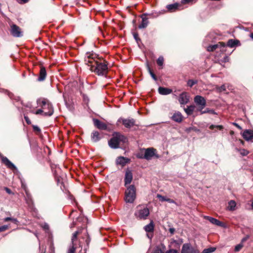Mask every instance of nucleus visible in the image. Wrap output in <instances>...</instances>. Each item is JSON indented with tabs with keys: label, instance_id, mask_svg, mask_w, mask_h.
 <instances>
[{
	"label": "nucleus",
	"instance_id": "nucleus-45",
	"mask_svg": "<svg viewBox=\"0 0 253 253\" xmlns=\"http://www.w3.org/2000/svg\"><path fill=\"white\" fill-rule=\"evenodd\" d=\"M24 119L25 120V121L26 122V123L28 124H31V121H30L29 118L28 117V116H24Z\"/></svg>",
	"mask_w": 253,
	"mask_h": 253
},
{
	"label": "nucleus",
	"instance_id": "nucleus-10",
	"mask_svg": "<svg viewBox=\"0 0 253 253\" xmlns=\"http://www.w3.org/2000/svg\"><path fill=\"white\" fill-rule=\"evenodd\" d=\"M195 103L199 106L198 110L201 111L206 105V101L204 97L200 95H196L194 99Z\"/></svg>",
	"mask_w": 253,
	"mask_h": 253
},
{
	"label": "nucleus",
	"instance_id": "nucleus-39",
	"mask_svg": "<svg viewBox=\"0 0 253 253\" xmlns=\"http://www.w3.org/2000/svg\"><path fill=\"white\" fill-rule=\"evenodd\" d=\"M216 88L219 92H221V91L226 90V86H225V84H223L220 86H217L216 87Z\"/></svg>",
	"mask_w": 253,
	"mask_h": 253
},
{
	"label": "nucleus",
	"instance_id": "nucleus-40",
	"mask_svg": "<svg viewBox=\"0 0 253 253\" xmlns=\"http://www.w3.org/2000/svg\"><path fill=\"white\" fill-rule=\"evenodd\" d=\"M239 151L240 154L244 156H247L249 154V151L244 149L239 150Z\"/></svg>",
	"mask_w": 253,
	"mask_h": 253
},
{
	"label": "nucleus",
	"instance_id": "nucleus-32",
	"mask_svg": "<svg viewBox=\"0 0 253 253\" xmlns=\"http://www.w3.org/2000/svg\"><path fill=\"white\" fill-rule=\"evenodd\" d=\"M201 114H205V113H210L212 114H215L216 113L213 110L209 109V108H207L205 111L201 110Z\"/></svg>",
	"mask_w": 253,
	"mask_h": 253
},
{
	"label": "nucleus",
	"instance_id": "nucleus-57",
	"mask_svg": "<svg viewBox=\"0 0 253 253\" xmlns=\"http://www.w3.org/2000/svg\"><path fill=\"white\" fill-rule=\"evenodd\" d=\"M89 242H90V240L89 239V237H87L86 239L85 240V242H86V243L87 246L88 245V244L89 243Z\"/></svg>",
	"mask_w": 253,
	"mask_h": 253
},
{
	"label": "nucleus",
	"instance_id": "nucleus-49",
	"mask_svg": "<svg viewBox=\"0 0 253 253\" xmlns=\"http://www.w3.org/2000/svg\"><path fill=\"white\" fill-rule=\"evenodd\" d=\"M12 218L11 217H5L3 219V220L5 222H7V221H11L12 220Z\"/></svg>",
	"mask_w": 253,
	"mask_h": 253
},
{
	"label": "nucleus",
	"instance_id": "nucleus-7",
	"mask_svg": "<svg viewBox=\"0 0 253 253\" xmlns=\"http://www.w3.org/2000/svg\"><path fill=\"white\" fill-rule=\"evenodd\" d=\"M81 233L80 231H77L73 234L71 242L69 246H73L74 248L77 249L78 248H82L81 241L78 239V236Z\"/></svg>",
	"mask_w": 253,
	"mask_h": 253
},
{
	"label": "nucleus",
	"instance_id": "nucleus-9",
	"mask_svg": "<svg viewBox=\"0 0 253 253\" xmlns=\"http://www.w3.org/2000/svg\"><path fill=\"white\" fill-rule=\"evenodd\" d=\"M142 151H144V159L147 160H151L154 156L157 158L159 157V156L156 155V150L152 147L143 148Z\"/></svg>",
	"mask_w": 253,
	"mask_h": 253
},
{
	"label": "nucleus",
	"instance_id": "nucleus-62",
	"mask_svg": "<svg viewBox=\"0 0 253 253\" xmlns=\"http://www.w3.org/2000/svg\"><path fill=\"white\" fill-rule=\"evenodd\" d=\"M251 206H252V209L253 210V201L252 203Z\"/></svg>",
	"mask_w": 253,
	"mask_h": 253
},
{
	"label": "nucleus",
	"instance_id": "nucleus-1",
	"mask_svg": "<svg viewBox=\"0 0 253 253\" xmlns=\"http://www.w3.org/2000/svg\"><path fill=\"white\" fill-rule=\"evenodd\" d=\"M95 55L92 54L87 53L85 62L86 64H90L88 66H90V70L94 71L98 75H104L107 73V65L103 62H99L98 60H95L94 58Z\"/></svg>",
	"mask_w": 253,
	"mask_h": 253
},
{
	"label": "nucleus",
	"instance_id": "nucleus-6",
	"mask_svg": "<svg viewBox=\"0 0 253 253\" xmlns=\"http://www.w3.org/2000/svg\"><path fill=\"white\" fill-rule=\"evenodd\" d=\"M181 253H200L197 247H193L190 243H185L182 245Z\"/></svg>",
	"mask_w": 253,
	"mask_h": 253
},
{
	"label": "nucleus",
	"instance_id": "nucleus-15",
	"mask_svg": "<svg viewBox=\"0 0 253 253\" xmlns=\"http://www.w3.org/2000/svg\"><path fill=\"white\" fill-rule=\"evenodd\" d=\"M122 124L126 128H130L134 126L135 120L133 119H121Z\"/></svg>",
	"mask_w": 253,
	"mask_h": 253
},
{
	"label": "nucleus",
	"instance_id": "nucleus-46",
	"mask_svg": "<svg viewBox=\"0 0 253 253\" xmlns=\"http://www.w3.org/2000/svg\"><path fill=\"white\" fill-rule=\"evenodd\" d=\"M133 37L136 41H138V40L140 41V39L138 38V35L137 33H134Z\"/></svg>",
	"mask_w": 253,
	"mask_h": 253
},
{
	"label": "nucleus",
	"instance_id": "nucleus-63",
	"mask_svg": "<svg viewBox=\"0 0 253 253\" xmlns=\"http://www.w3.org/2000/svg\"><path fill=\"white\" fill-rule=\"evenodd\" d=\"M240 141L241 143H242V144H243L244 142H243V140H240Z\"/></svg>",
	"mask_w": 253,
	"mask_h": 253
},
{
	"label": "nucleus",
	"instance_id": "nucleus-47",
	"mask_svg": "<svg viewBox=\"0 0 253 253\" xmlns=\"http://www.w3.org/2000/svg\"><path fill=\"white\" fill-rule=\"evenodd\" d=\"M33 129L35 131L38 132H40L41 131V129L38 126H33Z\"/></svg>",
	"mask_w": 253,
	"mask_h": 253
},
{
	"label": "nucleus",
	"instance_id": "nucleus-25",
	"mask_svg": "<svg viewBox=\"0 0 253 253\" xmlns=\"http://www.w3.org/2000/svg\"><path fill=\"white\" fill-rule=\"evenodd\" d=\"M157 197L162 202L167 201L169 203H175L173 200L168 198L166 197L163 196L160 194H157Z\"/></svg>",
	"mask_w": 253,
	"mask_h": 253
},
{
	"label": "nucleus",
	"instance_id": "nucleus-53",
	"mask_svg": "<svg viewBox=\"0 0 253 253\" xmlns=\"http://www.w3.org/2000/svg\"><path fill=\"white\" fill-rule=\"evenodd\" d=\"M233 124L237 128H238L239 129H242V127L237 123H233Z\"/></svg>",
	"mask_w": 253,
	"mask_h": 253
},
{
	"label": "nucleus",
	"instance_id": "nucleus-38",
	"mask_svg": "<svg viewBox=\"0 0 253 253\" xmlns=\"http://www.w3.org/2000/svg\"><path fill=\"white\" fill-rule=\"evenodd\" d=\"M148 71H149V73L150 74V75H151V77L155 80V81H157V78L156 77V76H155V75L154 74V73L151 71L150 68L148 66Z\"/></svg>",
	"mask_w": 253,
	"mask_h": 253
},
{
	"label": "nucleus",
	"instance_id": "nucleus-8",
	"mask_svg": "<svg viewBox=\"0 0 253 253\" xmlns=\"http://www.w3.org/2000/svg\"><path fill=\"white\" fill-rule=\"evenodd\" d=\"M10 32L14 37L19 38L23 36V32L21 29L15 24L11 25Z\"/></svg>",
	"mask_w": 253,
	"mask_h": 253
},
{
	"label": "nucleus",
	"instance_id": "nucleus-58",
	"mask_svg": "<svg viewBox=\"0 0 253 253\" xmlns=\"http://www.w3.org/2000/svg\"><path fill=\"white\" fill-rule=\"evenodd\" d=\"M43 228H44L45 229H48L49 227H48V224H45L44 225Z\"/></svg>",
	"mask_w": 253,
	"mask_h": 253
},
{
	"label": "nucleus",
	"instance_id": "nucleus-11",
	"mask_svg": "<svg viewBox=\"0 0 253 253\" xmlns=\"http://www.w3.org/2000/svg\"><path fill=\"white\" fill-rule=\"evenodd\" d=\"M225 46L226 45L223 42H219L217 44L208 46L207 48V49L208 51H213L216 49H219L220 51L224 52L225 51L224 48Z\"/></svg>",
	"mask_w": 253,
	"mask_h": 253
},
{
	"label": "nucleus",
	"instance_id": "nucleus-48",
	"mask_svg": "<svg viewBox=\"0 0 253 253\" xmlns=\"http://www.w3.org/2000/svg\"><path fill=\"white\" fill-rule=\"evenodd\" d=\"M5 190L6 191V192L8 193V194H12V192L11 191V190L10 189H9L7 187H5Z\"/></svg>",
	"mask_w": 253,
	"mask_h": 253
},
{
	"label": "nucleus",
	"instance_id": "nucleus-21",
	"mask_svg": "<svg viewBox=\"0 0 253 253\" xmlns=\"http://www.w3.org/2000/svg\"><path fill=\"white\" fill-rule=\"evenodd\" d=\"M159 93L162 95H168L172 92L171 89L164 87H159L158 88Z\"/></svg>",
	"mask_w": 253,
	"mask_h": 253
},
{
	"label": "nucleus",
	"instance_id": "nucleus-50",
	"mask_svg": "<svg viewBox=\"0 0 253 253\" xmlns=\"http://www.w3.org/2000/svg\"><path fill=\"white\" fill-rule=\"evenodd\" d=\"M169 232L171 234H173L175 232V229L173 228H170L169 229Z\"/></svg>",
	"mask_w": 253,
	"mask_h": 253
},
{
	"label": "nucleus",
	"instance_id": "nucleus-56",
	"mask_svg": "<svg viewBox=\"0 0 253 253\" xmlns=\"http://www.w3.org/2000/svg\"><path fill=\"white\" fill-rule=\"evenodd\" d=\"M193 0H182V2L183 3H189L191 1H192Z\"/></svg>",
	"mask_w": 253,
	"mask_h": 253
},
{
	"label": "nucleus",
	"instance_id": "nucleus-19",
	"mask_svg": "<svg viewBox=\"0 0 253 253\" xmlns=\"http://www.w3.org/2000/svg\"><path fill=\"white\" fill-rule=\"evenodd\" d=\"M171 118L175 122L180 123L182 121L183 116L180 112L177 111L173 114Z\"/></svg>",
	"mask_w": 253,
	"mask_h": 253
},
{
	"label": "nucleus",
	"instance_id": "nucleus-13",
	"mask_svg": "<svg viewBox=\"0 0 253 253\" xmlns=\"http://www.w3.org/2000/svg\"><path fill=\"white\" fill-rule=\"evenodd\" d=\"M0 158H1L2 162L9 169H16V167L11 163L6 157L2 156L0 153Z\"/></svg>",
	"mask_w": 253,
	"mask_h": 253
},
{
	"label": "nucleus",
	"instance_id": "nucleus-4",
	"mask_svg": "<svg viewBox=\"0 0 253 253\" xmlns=\"http://www.w3.org/2000/svg\"><path fill=\"white\" fill-rule=\"evenodd\" d=\"M136 198V189L134 185L129 186L125 192V201L126 203H132Z\"/></svg>",
	"mask_w": 253,
	"mask_h": 253
},
{
	"label": "nucleus",
	"instance_id": "nucleus-41",
	"mask_svg": "<svg viewBox=\"0 0 253 253\" xmlns=\"http://www.w3.org/2000/svg\"><path fill=\"white\" fill-rule=\"evenodd\" d=\"M34 114H35L36 115H39V114H42L43 115H44V112H43V110H42V108L41 109H38L37 111H36V112H34V111H32V112Z\"/></svg>",
	"mask_w": 253,
	"mask_h": 253
},
{
	"label": "nucleus",
	"instance_id": "nucleus-59",
	"mask_svg": "<svg viewBox=\"0 0 253 253\" xmlns=\"http://www.w3.org/2000/svg\"><path fill=\"white\" fill-rule=\"evenodd\" d=\"M26 107H29V108H31V104L30 103L27 104V105H26Z\"/></svg>",
	"mask_w": 253,
	"mask_h": 253
},
{
	"label": "nucleus",
	"instance_id": "nucleus-24",
	"mask_svg": "<svg viewBox=\"0 0 253 253\" xmlns=\"http://www.w3.org/2000/svg\"><path fill=\"white\" fill-rule=\"evenodd\" d=\"M144 229L146 232H153L154 229V224L153 222L151 221L149 224L144 226Z\"/></svg>",
	"mask_w": 253,
	"mask_h": 253
},
{
	"label": "nucleus",
	"instance_id": "nucleus-52",
	"mask_svg": "<svg viewBox=\"0 0 253 253\" xmlns=\"http://www.w3.org/2000/svg\"><path fill=\"white\" fill-rule=\"evenodd\" d=\"M212 217L209 216H204V218L208 220L210 222L211 220V219H212Z\"/></svg>",
	"mask_w": 253,
	"mask_h": 253
},
{
	"label": "nucleus",
	"instance_id": "nucleus-42",
	"mask_svg": "<svg viewBox=\"0 0 253 253\" xmlns=\"http://www.w3.org/2000/svg\"><path fill=\"white\" fill-rule=\"evenodd\" d=\"M8 228V226L5 225L0 227V232L4 231Z\"/></svg>",
	"mask_w": 253,
	"mask_h": 253
},
{
	"label": "nucleus",
	"instance_id": "nucleus-17",
	"mask_svg": "<svg viewBox=\"0 0 253 253\" xmlns=\"http://www.w3.org/2000/svg\"><path fill=\"white\" fill-rule=\"evenodd\" d=\"M93 123L94 126L99 129L107 130V126L106 124L103 122H101L98 119H93Z\"/></svg>",
	"mask_w": 253,
	"mask_h": 253
},
{
	"label": "nucleus",
	"instance_id": "nucleus-16",
	"mask_svg": "<svg viewBox=\"0 0 253 253\" xmlns=\"http://www.w3.org/2000/svg\"><path fill=\"white\" fill-rule=\"evenodd\" d=\"M132 179V173L130 170L127 169L125 173V185L129 184L131 183Z\"/></svg>",
	"mask_w": 253,
	"mask_h": 253
},
{
	"label": "nucleus",
	"instance_id": "nucleus-29",
	"mask_svg": "<svg viewBox=\"0 0 253 253\" xmlns=\"http://www.w3.org/2000/svg\"><path fill=\"white\" fill-rule=\"evenodd\" d=\"M236 206V203L235 201L233 200H231L228 203V209L229 211H233L235 209V207Z\"/></svg>",
	"mask_w": 253,
	"mask_h": 253
},
{
	"label": "nucleus",
	"instance_id": "nucleus-35",
	"mask_svg": "<svg viewBox=\"0 0 253 253\" xmlns=\"http://www.w3.org/2000/svg\"><path fill=\"white\" fill-rule=\"evenodd\" d=\"M215 128H218L219 130L223 129V127L221 125H211L210 126V128L211 129H214Z\"/></svg>",
	"mask_w": 253,
	"mask_h": 253
},
{
	"label": "nucleus",
	"instance_id": "nucleus-18",
	"mask_svg": "<svg viewBox=\"0 0 253 253\" xmlns=\"http://www.w3.org/2000/svg\"><path fill=\"white\" fill-rule=\"evenodd\" d=\"M147 15H148V14L145 13L141 15V17L142 18V22L139 25L138 28L143 29L145 28L147 26L149 23L148 18L146 17ZM149 15H150V14H149Z\"/></svg>",
	"mask_w": 253,
	"mask_h": 253
},
{
	"label": "nucleus",
	"instance_id": "nucleus-26",
	"mask_svg": "<svg viewBox=\"0 0 253 253\" xmlns=\"http://www.w3.org/2000/svg\"><path fill=\"white\" fill-rule=\"evenodd\" d=\"M91 137L92 140L95 142L98 141L101 139L99 133L97 131H93Z\"/></svg>",
	"mask_w": 253,
	"mask_h": 253
},
{
	"label": "nucleus",
	"instance_id": "nucleus-54",
	"mask_svg": "<svg viewBox=\"0 0 253 253\" xmlns=\"http://www.w3.org/2000/svg\"><path fill=\"white\" fill-rule=\"evenodd\" d=\"M11 221H12L13 222H14L15 224H17L18 222V221L16 218H12V220Z\"/></svg>",
	"mask_w": 253,
	"mask_h": 253
},
{
	"label": "nucleus",
	"instance_id": "nucleus-30",
	"mask_svg": "<svg viewBox=\"0 0 253 253\" xmlns=\"http://www.w3.org/2000/svg\"><path fill=\"white\" fill-rule=\"evenodd\" d=\"M197 83L198 81L196 80H189L187 82V85L191 87Z\"/></svg>",
	"mask_w": 253,
	"mask_h": 253
},
{
	"label": "nucleus",
	"instance_id": "nucleus-23",
	"mask_svg": "<svg viewBox=\"0 0 253 253\" xmlns=\"http://www.w3.org/2000/svg\"><path fill=\"white\" fill-rule=\"evenodd\" d=\"M46 76V72L45 69L44 67H42L40 70V76L38 78V81H43Z\"/></svg>",
	"mask_w": 253,
	"mask_h": 253
},
{
	"label": "nucleus",
	"instance_id": "nucleus-44",
	"mask_svg": "<svg viewBox=\"0 0 253 253\" xmlns=\"http://www.w3.org/2000/svg\"><path fill=\"white\" fill-rule=\"evenodd\" d=\"M243 247V246L241 244H239L235 247V250L237 252L240 251Z\"/></svg>",
	"mask_w": 253,
	"mask_h": 253
},
{
	"label": "nucleus",
	"instance_id": "nucleus-37",
	"mask_svg": "<svg viewBox=\"0 0 253 253\" xmlns=\"http://www.w3.org/2000/svg\"><path fill=\"white\" fill-rule=\"evenodd\" d=\"M157 64L159 66H162L164 63V58L162 56H160L157 61Z\"/></svg>",
	"mask_w": 253,
	"mask_h": 253
},
{
	"label": "nucleus",
	"instance_id": "nucleus-28",
	"mask_svg": "<svg viewBox=\"0 0 253 253\" xmlns=\"http://www.w3.org/2000/svg\"><path fill=\"white\" fill-rule=\"evenodd\" d=\"M210 222L211 223L213 224L223 227L224 226V224L223 222L220 221L219 220H217V219H215L213 217L211 219V220L210 221Z\"/></svg>",
	"mask_w": 253,
	"mask_h": 253
},
{
	"label": "nucleus",
	"instance_id": "nucleus-5",
	"mask_svg": "<svg viewBox=\"0 0 253 253\" xmlns=\"http://www.w3.org/2000/svg\"><path fill=\"white\" fill-rule=\"evenodd\" d=\"M150 214L149 209L145 207L138 206L135 212V216L140 219H145Z\"/></svg>",
	"mask_w": 253,
	"mask_h": 253
},
{
	"label": "nucleus",
	"instance_id": "nucleus-20",
	"mask_svg": "<svg viewBox=\"0 0 253 253\" xmlns=\"http://www.w3.org/2000/svg\"><path fill=\"white\" fill-rule=\"evenodd\" d=\"M130 160L124 157H119L117 159L116 163L118 165L125 166L129 162Z\"/></svg>",
	"mask_w": 253,
	"mask_h": 253
},
{
	"label": "nucleus",
	"instance_id": "nucleus-64",
	"mask_svg": "<svg viewBox=\"0 0 253 253\" xmlns=\"http://www.w3.org/2000/svg\"><path fill=\"white\" fill-rule=\"evenodd\" d=\"M30 201L31 202V204H33V201L31 199L30 200Z\"/></svg>",
	"mask_w": 253,
	"mask_h": 253
},
{
	"label": "nucleus",
	"instance_id": "nucleus-60",
	"mask_svg": "<svg viewBox=\"0 0 253 253\" xmlns=\"http://www.w3.org/2000/svg\"><path fill=\"white\" fill-rule=\"evenodd\" d=\"M209 38H210V35H208V36L206 37V40H208V41H209Z\"/></svg>",
	"mask_w": 253,
	"mask_h": 253
},
{
	"label": "nucleus",
	"instance_id": "nucleus-36",
	"mask_svg": "<svg viewBox=\"0 0 253 253\" xmlns=\"http://www.w3.org/2000/svg\"><path fill=\"white\" fill-rule=\"evenodd\" d=\"M76 249L74 248L73 246H69L67 249V253H76Z\"/></svg>",
	"mask_w": 253,
	"mask_h": 253
},
{
	"label": "nucleus",
	"instance_id": "nucleus-27",
	"mask_svg": "<svg viewBox=\"0 0 253 253\" xmlns=\"http://www.w3.org/2000/svg\"><path fill=\"white\" fill-rule=\"evenodd\" d=\"M195 108L194 105H190L185 108L184 111L188 115H190L193 113Z\"/></svg>",
	"mask_w": 253,
	"mask_h": 253
},
{
	"label": "nucleus",
	"instance_id": "nucleus-51",
	"mask_svg": "<svg viewBox=\"0 0 253 253\" xmlns=\"http://www.w3.org/2000/svg\"><path fill=\"white\" fill-rule=\"evenodd\" d=\"M153 253H163L161 249H157L155 250Z\"/></svg>",
	"mask_w": 253,
	"mask_h": 253
},
{
	"label": "nucleus",
	"instance_id": "nucleus-2",
	"mask_svg": "<svg viewBox=\"0 0 253 253\" xmlns=\"http://www.w3.org/2000/svg\"><path fill=\"white\" fill-rule=\"evenodd\" d=\"M126 141L127 138L124 135L119 132H114L108 144L111 148L117 149L119 147L121 143H125Z\"/></svg>",
	"mask_w": 253,
	"mask_h": 253
},
{
	"label": "nucleus",
	"instance_id": "nucleus-61",
	"mask_svg": "<svg viewBox=\"0 0 253 253\" xmlns=\"http://www.w3.org/2000/svg\"><path fill=\"white\" fill-rule=\"evenodd\" d=\"M251 38L253 40V33L251 34Z\"/></svg>",
	"mask_w": 253,
	"mask_h": 253
},
{
	"label": "nucleus",
	"instance_id": "nucleus-14",
	"mask_svg": "<svg viewBox=\"0 0 253 253\" xmlns=\"http://www.w3.org/2000/svg\"><path fill=\"white\" fill-rule=\"evenodd\" d=\"M242 136L246 141H251L253 142V130H245L242 133Z\"/></svg>",
	"mask_w": 253,
	"mask_h": 253
},
{
	"label": "nucleus",
	"instance_id": "nucleus-3",
	"mask_svg": "<svg viewBox=\"0 0 253 253\" xmlns=\"http://www.w3.org/2000/svg\"><path fill=\"white\" fill-rule=\"evenodd\" d=\"M39 106L42 109L44 112V116H50L53 113V109L52 104L48 100L43 99L41 101H37Z\"/></svg>",
	"mask_w": 253,
	"mask_h": 253
},
{
	"label": "nucleus",
	"instance_id": "nucleus-43",
	"mask_svg": "<svg viewBox=\"0 0 253 253\" xmlns=\"http://www.w3.org/2000/svg\"><path fill=\"white\" fill-rule=\"evenodd\" d=\"M165 253H179L177 251L174 249H170L167 251Z\"/></svg>",
	"mask_w": 253,
	"mask_h": 253
},
{
	"label": "nucleus",
	"instance_id": "nucleus-55",
	"mask_svg": "<svg viewBox=\"0 0 253 253\" xmlns=\"http://www.w3.org/2000/svg\"><path fill=\"white\" fill-rule=\"evenodd\" d=\"M29 0H20V2L19 3H25L28 1Z\"/></svg>",
	"mask_w": 253,
	"mask_h": 253
},
{
	"label": "nucleus",
	"instance_id": "nucleus-31",
	"mask_svg": "<svg viewBox=\"0 0 253 253\" xmlns=\"http://www.w3.org/2000/svg\"><path fill=\"white\" fill-rule=\"evenodd\" d=\"M215 248L213 247H211L209 248L204 249L202 253H211L215 251Z\"/></svg>",
	"mask_w": 253,
	"mask_h": 253
},
{
	"label": "nucleus",
	"instance_id": "nucleus-34",
	"mask_svg": "<svg viewBox=\"0 0 253 253\" xmlns=\"http://www.w3.org/2000/svg\"><path fill=\"white\" fill-rule=\"evenodd\" d=\"M136 157L139 159H144V151L141 149L139 152L136 154Z\"/></svg>",
	"mask_w": 253,
	"mask_h": 253
},
{
	"label": "nucleus",
	"instance_id": "nucleus-12",
	"mask_svg": "<svg viewBox=\"0 0 253 253\" xmlns=\"http://www.w3.org/2000/svg\"><path fill=\"white\" fill-rule=\"evenodd\" d=\"M178 101L181 105H185L189 101V96L188 94L183 92L179 95Z\"/></svg>",
	"mask_w": 253,
	"mask_h": 253
},
{
	"label": "nucleus",
	"instance_id": "nucleus-33",
	"mask_svg": "<svg viewBox=\"0 0 253 253\" xmlns=\"http://www.w3.org/2000/svg\"><path fill=\"white\" fill-rule=\"evenodd\" d=\"M236 41L233 40H229L227 42V45L230 47H234L236 45Z\"/></svg>",
	"mask_w": 253,
	"mask_h": 253
},
{
	"label": "nucleus",
	"instance_id": "nucleus-22",
	"mask_svg": "<svg viewBox=\"0 0 253 253\" xmlns=\"http://www.w3.org/2000/svg\"><path fill=\"white\" fill-rule=\"evenodd\" d=\"M179 4L177 3H175L173 4H169L167 6V8L168 11L172 12L175 11L177 9H178Z\"/></svg>",
	"mask_w": 253,
	"mask_h": 253
}]
</instances>
